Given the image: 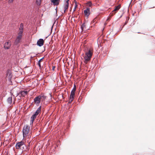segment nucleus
Listing matches in <instances>:
<instances>
[{"label": "nucleus", "mask_w": 155, "mask_h": 155, "mask_svg": "<svg viewBox=\"0 0 155 155\" xmlns=\"http://www.w3.org/2000/svg\"><path fill=\"white\" fill-rule=\"evenodd\" d=\"M96 19H97V18H95L94 19V22H95V21H96Z\"/></svg>", "instance_id": "obj_27"}, {"label": "nucleus", "mask_w": 155, "mask_h": 155, "mask_svg": "<svg viewBox=\"0 0 155 155\" xmlns=\"http://www.w3.org/2000/svg\"><path fill=\"white\" fill-rule=\"evenodd\" d=\"M22 39L16 38L14 44L15 45H19V44L21 42Z\"/></svg>", "instance_id": "obj_11"}, {"label": "nucleus", "mask_w": 155, "mask_h": 155, "mask_svg": "<svg viewBox=\"0 0 155 155\" xmlns=\"http://www.w3.org/2000/svg\"><path fill=\"white\" fill-rule=\"evenodd\" d=\"M84 13L86 16H88L90 14V8H87L84 11Z\"/></svg>", "instance_id": "obj_10"}, {"label": "nucleus", "mask_w": 155, "mask_h": 155, "mask_svg": "<svg viewBox=\"0 0 155 155\" xmlns=\"http://www.w3.org/2000/svg\"><path fill=\"white\" fill-rule=\"evenodd\" d=\"M14 0H9L8 2L9 3H12L13 2Z\"/></svg>", "instance_id": "obj_25"}, {"label": "nucleus", "mask_w": 155, "mask_h": 155, "mask_svg": "<svg viewBox=\"0 0 155 155\" xmlns=\"http://www.w3.org/2000/svg\"><path fill=\"white\" fill-rule=\"evenodd\" d=\"M37 116H36L34 114L31 117V119H34V120H35V119L36 118Z\"/></svg>", "instance_id": "obj_20"}, {"label": "nucleus", "mask_w": 155, "mask_h": 155, "mask_svg": "<svg viewBox=\"0 0 155 155\" xmlns=\"http://www.w3.org/2000/svg\"><path fill=\"white\" fill-rule=\"evenodd\" d=\"M8 101L9 103H11L12 101V97H10L8 98Z\"/></svg>", "instance_id": "obj_17"}, {"label": "nucleus", "mask_w": 155, "mask_h": 155, "mask_svg": "<svg viewBox=\"0 0 155 155\" xmlns=\"http://www.w3.org/2000/svg\"><path fill=\"white\" fill-rule=\"evenodd\" d=\"M25 145L24 142L21 141L16 143L15 145V147L16 149L22 150L24 149Z\"/></svg>", "instance_id": "obj_5"}, {"label": "nucleus", "mask_w": 155, "mask_h": 155, "mask_svg": "<svg viewBox=\"0 0 155 155\" xmlns=\"http://www.w3.org/2000/svg\"><path fill=\"white\" fill-rule=\"evenodd\" d=\"M92 5V3L91 2H89L87 3V5L88 6H91Z\"/></svg>", "instance_id": "obj_24"}, {"label": "nucleus", "mask_w": 155, "mask_h": 155, "mask_svg": "<svg viewBox=\"0 0 155 155\" xmlns=\"http://www.w3.org/2000/svg\"><path fill=\"white\" fill-rule=\"evenodd\" d=\"M30 127L28 125H25L23 129V136L24 137H26L28 136L30 132Z\"/></svg>", "instance_id": "obj_3"}, {"label": "nucleus", "mask_w": 155, "mask_h": 155, "mask_svg": "<svg viewBox=\"0 0 155 155\" xmlns=\"http://www.w3.org/2000/svg\"><path fill=\"white\" fill-rule=\"evenodd\" d=\"M44 41L42 39H40L37 42V45L39 46H42L44 43Z\"/></svg>", "instance_id": "obj_9"}, {"label": "nucleus", "mask_w": 155, "mask_h": 155, "mask_svg": "<svg viewBox=\"0 0 155 155\" xmlns=\"http://www.w3.org/2000/svg\"><path fill=\"white\" fill-rule=\"evenodd\" d=\"M41 0H36V2L38 5H40L41 4Z\"/></svg>", "instance_id": "obj_19"}, {"label": "nucleus", "mask_w": 155, "mask_h": 155, "mask_svg": "<svg viewBox=\"0 0 155 155\" xmlns=\"http://www.w3.org/2000/svg\"><path fill=\"white\" fill-rule=\"evenodd\" d=\"M37 116H36L34 114L31 117V119H34V120H35V119L36 118Z\"/></svg>", "instance_id": "obj_21"}, {"label": "nucleus", "mask_w": 155, "mask_h": 155, "mask_svg": "<svg viewBox=\"0 0 155 155\" xmlns=\"http://www.w3.org/2000/svg\"><path fill=\"white\" fill-rule=\"evenodd\" d=\"M60 1V0H51V2L54 5H58Z\"/></svg>", "instance_id": "obj_12"}, {"label": "nucleus", "mask_w": 155, "mask_h": 155, "mask_svg": "<svg viewBox=\"0 0 155 155\" xmlns=\"http://www.w3.org/2000/svg\"><path fill=\"white\" fill-rule=\"evenodd\" d=\"M23 32V25L21 23L18 32V33L17 38L22 39Z\"/></svg>", "instance_id": "obj_4"}, {"label": "nucleus", "mask_w": 155, "mask_h": 155, "mask_svg": "<svg viewBox=\"0 0 155 155\" xmlns=\"http://www.w3.org/2000/svg\"><path fill=\"white\" fill-rule=\"evenodd\" d=\"M55 68V67L54 66H53V67H52V69H53V70H54V68Z\"/></svg>", "instance_id": "obj_28"}, {"label": "nucleus", "mask_w": 155, "mask_h": 155, "mask_svg": "<svg viewBox=\"0 0 155 155\" xmlns=\"http://www.w3.org/2000/svg\"><path fill=\"white\" fill-rule=\"evenodd\" d=\"M34 120H34V119H31V122H30V124H33V122H34Z\"/></svg>", "instance_id": "obj_23"}, {"label": "nucleus", "mask_w": 155, "mask_h": 155, "mask_svg": "<svg viewBox=\"0 0 155 155\" xmlns=\"http://www.w3.org/2000/svg\"><path fill=\"white\" fill-rule=\"evenodd\" d=\"M46 98V97L44 95H40L35 98L34 102L37 106H38L40 102L44 101Z\"/></svg>", "instance_id": "obj_2"}, {"label": "nucleus", "mask_w": 155, "mask_h": 155, "mask_svg": "<svg viewBox=\"0 0 155 155\" xmlns=\"http://www.w3.org/2000/svg\"><path fill=\"white\" fill-rule=\"evenodd\" d=\"M109 18H107V21L108 20H109Z\"/></svg>", "instance_id": "obj_29"}, {"label": "nucleus", "mask_w": 155, "mask_h": 155, "mask_svg": "<svg viewBox=\"0 0 155 155\" xmlns=\"http://www.w3.org/2000/svg\"><path fill=\"white\" fill-rule=\"evenodd\" d=\"M11 46V42L10 41H8L4 44V48L5 49H8L10 48Z\"/></svg>", "instance_id": "obj_8"}, {"label": "nucleus", "mask_w": 155, "mask_h": 155, "mask_svg": "<svg viewBox=\"0 0 155 155\" xmlns=\"http://www.w3.org/2000/svg\"><path fill=\"white\" fill-rule=\"evenodd\" d=\"M37 116H36L34 114L31 117V119H34V120H35V119L36 118Z\"/></svg>", "instance_id": "obj_22"}, {"label": "nucleus", "mask_w": 155, "mask_h": 155, "mask_svg": "<svg viewBox=\"0 0 155 155\" xmlns=\"http://www.w3.org/2000/svg\"><path fill=\"white\" fill-rule=\"evenodd\" d=\"M8 74H9V77H11V75L10 74V73H9L8 72V74H7V76H8Z\"/></svg>", "instance_id": "obj_26"}, {"label": "nucleus", "mask_w": 155, "mask_h": 155, "mask_svg": "<svg viewBox=\"0 0 155 155\" xmlns=\"http://www.w3.org/2000/svg\"><path fill=\"white\" fill-rule=\"evenodd\" d=\"M43 58L40 59L38 62V64L39 65V66L40 68H41V62L42 61Z\"/></svg>", "instance_id": "obj_18"}, {"label": "nucleus", "mask_w": 155, "mask_h": 155, "mask_svg": "<svg viewBox=\"0 0 155 155\" xmlns=\"http://www.w3.org/2000/svg\"><path fill=\"white\" fill-rule=\"evenodd\" d=\"M120 8V5H119L115 7V8L113 11V12H114L118 11Z\"/></svg>", "instance_id": "obj_15"}, {"label": "nucleus", "mask_w": 155, "mask_h": 155, "mask_svg": "<svg viewBox=\"0 0 155 155\" xmlns=\"http://www.w3.org/2000/svg\"><path fill=\"white\" fill-rule=\"evenodd\" d=\"M28 92L27 91H23L20 92V94L23 97H25L28 94Z\"/></svg>", "instance_id": "obj_14"}, {"label": "nucleus", "mask_w": 155, "mask_h": 155, "mask_svg": "<svg viewBox=\"0 0 155 155\" xmlns=\"http://www.w3.org/2000/svg\"><path fill=\"white\" fill-rule=\"evenodd\" d=\"M75 89L74 88L71 91V95L69 100V102H71L73 100L74 97L75 93Z\"/></svg>", "instance_id": "obj_6"}, {"label": "nucleus", "mask_w": 155, "mask_h": 155, "mask_svg": "<svg viewBox=\"0 0 155 155\" xmlns=\"http://www.w3.org/2000/svg\"><path fill=\"white\" fill-rule=\"evenodd\" d=\"M74 11H75L77 8H78V3L76 2H74Z\"/></svg>", "instance_id": "obj_16"}, {"label": "nucleus", "mask_w": 155, "mask_h": 155, "mask_svg": "<svg viewBox=\"0 0 155 155\" xmlns=\"http://www.w3.org/2000/svg\"><path fill=\"white\" fill-rule=\"evenodd\" d=\"M93 52V49L91 48L87 51L85 52L84 56V54H82V55H83L84 57V62L85 64H86L88 62L90 61L92 57Z\"/></svg>", "instance_id": "obj_1"}, {"label": "nucleus", "mask_w": 155, "mask_h": 155, "mask_svg": "<svg viewBox=\"0 0 155 155\" xmlns=\"http://www.w3.org/2000/svg\"><path fill=\"white\" fill-rule=\"evenodd\" d=\"M69 0H65V2L64 6V13L67 11L69 6Z\"/></svg>", "instance_id": "obj_7"}, {"label": "nucleus", "mask_w": 155, "mask_h": 155, "mask_svg": "<svg viewBox=\"0 0 155 155\" xmlns=\"http://www.w3.org/2000/svg\"><path fill=\"white\" fill-rule=\"evenodd\" d=\"M41 106H40L37 109L36 111L35 112L34 114L36 116H37L41 112Z\"/></svg>", "instance_id": "obj_13"}]
</instances>
